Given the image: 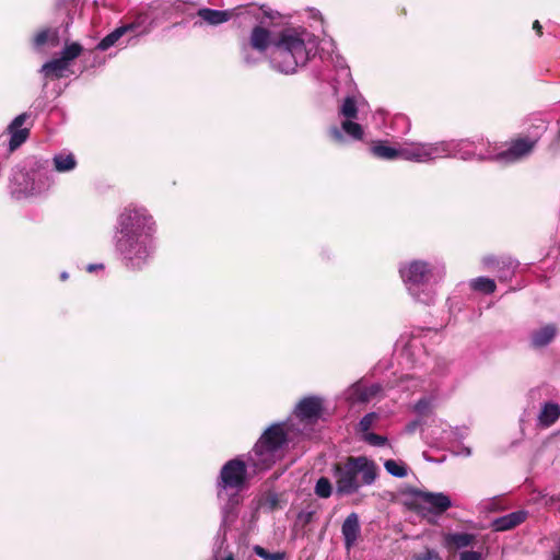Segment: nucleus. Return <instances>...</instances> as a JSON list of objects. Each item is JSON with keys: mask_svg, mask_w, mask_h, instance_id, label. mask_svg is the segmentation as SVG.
Listing matches in <instances>:
<instances>
[{"mask_svg": "<svg viewBox=\"0 0 560 560\" xmlns=\"http://www.w3.org/2000/svg\"><path fill=\"white\" fill-rule=\"evenodd\" d=\"M377 392L378 387L358 382L348 389L347 399L350 404L368 402Z\"/></svg>", "mask_w": 560, "mask_h": 560, "instance_id": "4468645a", "label": "nucleus"}, {"mask_svg": "<svg viewBox=\"0 0 560 560\" xmlns=\"http://www.w3.org/2000/svg\"><path fill=\"white\" fill-rule=\"evenodd\" d=\"M30 118V114L22 113L18 115L11 124L8 126V132L10 133L9 152L15 151L20 148L30 137L31 128L24 127L23 125Z\"/></svg>", "mask_w": 560, "mask_h": 560, "instance_id": "9d476101", "label": "nucleus"}, {"mask_svg": "<svg viewBox=\"0 0 560 560\" xmlns=\"http://www.w3.org/2000/svg\"><path fill=\"white\" fill-rule=\"evenodd\" d=\"M342 524H359V516L357 513L352 512L350 513Z\"/></svg>", "mask_w": 560, "mask_h": 560, "instance_id": "58836bf2", "label": "nucleus"}, {"mask_svg": "<svg viewBox=\"0 0 560 560\" xmlns=\"http://www.w3.org/2000/svg\"><path fill=\"white\" fill-rule=\"evenodd\" d=\"M400 275L409 292L420 302L429 304L433 301L430 292L432 269L424 261H412L400 269Z\"/></svg>", "mask_w": 560, "mask_h": 560, "instance_id": "423d86ee", "label": "nucleus"}, {"mask_svg": "<svg viewBox=\"0 0 560 560\" xmlns=\"http://www.w3.org/2000/svg\"><path fill=\"white\" fill-rule=\"evenodd\" d=\"M375 418V413H368L361 419V421L359 422V428L363 434L369 432V430L374 423Z\"/></svg>", "mask_w": 560, "mask_h": 560, "instance_id": "7c9ffc66", "label": "nucleus"}, {"mask_svg": "<svg viewBox=\"0 0 560 560\" xmlns=\"http://www.w3.org/2000/svg\"><path fill=\"white\" fill-rule=\"evenodd\" d=\"M526 518V512L524 511H516L509 513L506 515H503L501 517L495 518L492 522V527L494 530L503 532L512 529L513 527L520 525L523 523Z\"/></svg>", "mask_w": 560, "mask_h": 560, "instance_id": "f3484780", "label": "nucleus"}, {"mask_svg": "<svg viewBox=\"0 0 560 560\" xmlns=\"http://www.w3.org/2000/svg\"><path fill=\"white\" fill-rule=\"evenodd\" d=\"M230 502L238 503V497L236 493L231 497Z\"/></svg>", "mask_w": 560, "mask_h": 560, "instance_id": "c03bdc74", "label": "nucleus"}, {"mask_svg": "<svg viewBox=\"0 0 560 560\" xmlns=\"http://www.w3.org/2000/svg\"><path fill=\"white\" fill-rule=\"evenodd\" d=\"M338 113L339 116H342L345 119H357L359 110L355 100L352 96H347L339 107Z\"/></svg>", "mask_w": 560, "mask_h": 560, "instance_id": "5701e85b", "label": "nucleus"}, {"mask_svg": "<svg viewBox=\"0 0 560 560\" xmlns=\"http://www.w3.org/2000/svg\"><path fill=\"white\" fill-rule=\"evenodd\" d=\"M332 486L328 478L320 477L315 485V494L319 498L327 499L331 495Z\"/></svg>", "mask_w": 560, "mask_h": 560, "instance_id": "bb28decb", "label": "nucleus"}, {"mask_svg": "<svg viewBox=\"0 0 560 560\" xmlns=\"http://www.w3.org/2000/svg\"><path fill=\"white\" fill-rule=\"evenodd\" d=\"M413 560H442L434 549H425L423 552L413 556Z\"/></svg>", "mask_w": 560, "mask_h": 560, "instance_id": "c756f323", "label": "nucleus"}, {"mask_svg": "<svg viewBox=\"0 0 560 560\" xmlns=\"http://www.w3.org/2000/svg\"><path fill=\"white\" fill-rule=\"evenodd\" d=\"M133 28H135L133 24H129V25H124V26L117 27L112 33H113V36H115V38L118 40L124 34H126L128 31H132Z\"/></svg>", "mask_w": 560, "mask_h": 560, "instance_id": "4c0bfd02", "label": "nucleus"}, {"mask_svg": "<svg viewBox=\"0 0 560 560\" xmlns=\"http://www.w3.org/2000/svg\"><path fill=\"white\" fill-rule=\"evenodd\" d=\"M253 551L264 560H284L287 557L284 551L269 552L267 549L259 545L254 546Z\"/></svg>", "mask_w": 560, "mask_h": 560, "instance_id": "cd10ccee", "label": "nucleus"}, {"mask_svg": "<svg viewBox=\"0 0 560 560\" xmlns=\"http://www.w3.org/2000/svg\"><path fill=\"white\" fill-rule=\"evenodd\" d=\"M301 421H316L323 413V400L316 396L304 397L294 411Z\"/></svg>", "mask_w": 560, "mask_h": 560, "instance_id": "9b49d317", "label": "nucleus"}, {"mask_svg": "<svg viewBox=\"0 0 560 560\" xmlns=\"http://www.w3.org/2000/svg\"><path fill=\"white\" fill-rule=\"evenodd\" d=\"M68 65L61 59H52L42 66L40 72L45 78L50 80H58L65 77V71L68 69Z\"/></svg>", "mask_w": 560, "mask_h": 560, "instance_id": "6ab92c4d", "label": "nucleus"}, {"mask_svg": "<svg viewBox=\"0 0 560 560\" xmlns=\"http://www.w3.org/2000/svg\"><path fill=\"white\" fill-rule=\"evenodd\" d=\"M249 49H250V47L247 44L242 45V47H241V55H242L243 61L246 65L253 66V65H255L257 62V59H255L252 56Z\"/></svg>", "mask_w": 560, "mask_h": 560, "instance_id": "473e14b6", "label": "nucleus"}, {"mask_svg": "<svg viewBox=\"0 0 560 560\" xmlns=\"http://www.w3.org/2000/svg\"><path fill=\"white\" fill-rule=\"evenodd\" d=\"M59 33L56 28H43L35 35L33 39V44L35 47H42L46 44L56 47L59 45Z\"/></svg>", "mask_w": 560, "mask_h": 560, "instance_id": "aec40b11", "label": "nucleus"}, {"mask_svg": "<svg viewBox=\"0 0 560 560\" xmlns=\"http://www.w3.org/2000/svg\"><path fill=\"white\" fill-rule=\"evenodd\" d=\"M222 560H235L234 556L232 553H229L226 557H224Z\"/></svg>", "mask_w": 560, "mask_h": 560, "instance_id": "a18cd8bd", "label": "nucleus"}, {"mask_svg": "<svg viewBox=\"0 0 560 560\" xmlns=\"http://www.w3.org/2000/svg\"><path fill=\"white\" fill-rule=\"evenodd\" d=\"M470 285L474 290L480 291L483 293H492L495 290V283L492 279L479 277L471 280Z\"/></svg>", "mask_w": 560, "mask_h": 560, "instance_id": "a878e982", "label": "nucleus"}, {"mask_svg": "<svg viewBox=\"0 0 560 560\" xmlns=\"http://www.w3.org/2000/svg\"><path fill=\"white\" fill-rule=\"evenodd\" d=\"M234 10H213L209 8L199 9L197 15L205 22L210 25H219L224 22H228L232 16H234Z\"/></svg>", "mask_w": 560, "mask_h": 560, "instance_id": "dca6fc26", "label": "nucleus"}, {"mask_svg": "<svg viewBox=\"0 0 560 560\" xmlns=\"http://www.w3.org/2000/svg\"><path fill=\"white\" fill-rule=\"evenodd\" d=\"M459 560H482V553L479 551H463Z\"/></svg>", "mask_w": 560, "mask_h": 560, "instance_id": "f704fd0d", "label": "nucleus"}, {"mask_svg": "<svg viewBox=\"0 0 560 560\" xmlns=\"http://www.w3.org/2000/svg\"><path fill=\"white\" fill-rule=\"evenodd\" d=\"M476 536L469 533H445L443 534V546L448 550L463 549L471 546Z\"/></svg>", "mask_w": 560, "mask_h": 560, "instance_id": "2eb2a0df", "label": "nucleus"}, {"mask_svg": "<svg viewBox=\"0 0 560 560\" xmlns=\"http://www.w3.org/2000/svg\"><path fill=\"white\" fill-rule=\"evenodd\" d=\"M83 50V47L79 43L66 44L61 50L60 58L63 62L69 66V62L78 58Z\"/></svg>", "mask_w": 560, "mask_h": 560, "instance_id": "b1692460", "label": "nucleus"}, {"mask_svg": "<svg viewBox=\"0 0 560 560\" xmlns=\"http://www.w3.org/2000/svg\"><path fill=\"white\" fill-rule=\"evenodd\" d=\"M372 153L380 158L385 159V141H378V143L371 149Z\"/></svg>", "mask_w": 560, "mask_h": 560, "instance_id": "c9c22d12", "label": "nucleus"}, {"mask_svg": "<svg viewBox=\"0 0 560 560\" xmlns=\"http://www.w3.org/2000/svg\"><path fill=\"white\" fill-rule=\"evenodd\" d=\"M153 231V218L145 210L126 209L120 215V232L116 247L131 269H141L149 257Z\"/></svg>", "mask_w": 560, "mask_h": 560, "instance_id": "f03ea898", "label": "nucleus"}, {"mask_svg": "<svg viewBox=\"0 0 560 560\" xmlns=\"http://www.w3.org/2000/svg\"><path fill=\"white\" fill-rule=\"evenodd\" d=\"M67 278H68L67 273H66V272H63V273L61 275V279H63V280H65V279H67Z\"/></svg>", "mask_w": 560, "mask_h": 560, "instance_id": "de8ad7c7", "label": "nucleus"}, {"mask_svg": "<svg viewBox=\"0 0 560 560\" xmlns=\"http://www.w3.org/2000/svg\"><path fill=\"white\" fill-rule=\"evenodd\" d=\"M315 515V511H302L298 514V522L302 525V527H306L314 521Z\"/></svg>", "mask_w": 560, "mask_h": 560, "instance_id": "2f4dec72", "label": "nucleus"}, {"mask_svg": "<svg viewBox=\"0 0 560 560\" xmlns=\"http://www.w3.org/2000/svg\"><path fill=\"white\" fill-rule=\"evenodd\" d=\"M560 418V405L546 402L538 415V423L544 428L552 425Z\"/></svg>", "mask_w": 560, "mask_h": 560, "instance_id": "a211bd4d", "label": "nucleus"}, {"mask_svg": "<svg viewBox=\"0 0 560 560\" xmlns=\"http://www.w3.org/2000/svg\"><path fill=\"white\" fill-rule=\"evenodd\" d=\"M535 145V141L528 139H517L511 142L510 147L501 152H497L495 148L491 149L492 158L502 163L516 162L528 155Z\"/></svg>", "mask_w": 560, "mask_h": 560, "instance_id": "1a4fd4ad", "label": "nucleus"}, {"mask_svg": "<svg viewBox=\"0 0 560 560\" xmlns=\"http://www.w3.org/2000/svg\"><path fill=\"white\" fill-rule=\"evenodd\" d=\"M305 35H307L306 32L285 28L276 38H272L268 28L256 25L246 44L260 54H266L269 50L272 68L284 74H292L310 60L311 51L306 47Z\"/></svg>", "mask_w": 560, "mask_h": 560, "instance_id": "f257e3e1", "label": "nucleus"}, {"mask_svg": "<svg viewBox=\"0 0 560 560\" xmlns=\"http://www.w3.org/2000/svg\"><path fill=\"white\" fill-rule=\"evenodd\" d=\"M483 140L478 143L469 140L443 141L438 143H412L400 148L387 145V160L402 159L413 162H428L439 158L457 156L463 160H469L478 156L479 159H491V149L483 151Z\"/></svg>", "mask_w": 560, "mask_h": 560, "instance_id": "7ed1b4c3", "label": "nucleus"}, {"mask_svg": "<svg viewBox=\"0 0 560 560\" xmlns=\"http://www.w3.org/2000/svg\"><path fill=\"white\" fill-rule=\"evenodd\" d=\"M288 433L283 423H273L268 427L248 453V465L255 471L269 469L283 456V448L288 444Z\"/></svg>", "mask_w": 560, "mask_h": 560, "instance_id": "39448f33", "label": "nucleus"}, {"mask_svg": "<svg viewBox=\"0 0 560 560\" xmlns=\"http://www.w3.org/2000/svg\"><path fill=\"white\" fill-rule=\"evenodd\" d=\"M377 467L365 456H348L334 465L336 492L339 495L355 493L361 487L374 482Z\"/></svg>", "mask_w": 560, "mask_h": 560, "instance_id": "20e7f679", "label": "nucleus"}, {"mask_svg": "<svg viewBox=\"0 0 560 560\" xmlns=\"http://www.w3.org/2000/svg\"><path fill=\"white\" fill-rule=\"evenodd\" d=\"M430 409V400L428 399H420L416 406H415V410L420 413V415H424L427 413V411Z\"/></svg>", "mask_w": 560, "mask_h": 560, "instance_id": "e433bc0d", "label": "nucleus"}, {"mask_svg": "<svg viewBox=\"0 0 560 560\" xmlns=\"http://www.w3.org/2000/svg\"><path fill=\"white\" fill-rule=\"evenodd\" d=\"M247 464L240 457L228 460L220 470L217 479L218 497L223 491L233 490L236 493L248 486Z\"/></svg>", "mask_w": 560, "mask_h": 560, "instance_id": "0eeeda50", "label": "nucleus"}, {"mask_svg": "<svg viewBox=\"0 0 560 560\" xmlns=\"http://www.w3.org/2000/svg\"><path fill=\"white\" fill-rule=\"evenodd\" d=\"M465 454H466V455H470V450H468V448H467V450H466V452H465Z\"/></svg>", "mask_w": 560, "mask_h": 560, "instance_id": "09e8293b", "label": "nucleus"}, {"mask_svg": "<svg viewBox=\"0 0 560 560\" xmlns=\"http://www.w3.org/2000/svg\"><path fill=\"white\" fill-rule=\"evenodd\" d=\"M20 190L23 191V192H32V191H34L35 190L34 183H31V184L26 183Z\"/></svg>", "mask_w": 560, "mask_h": 560, "instance_id": "79ce46f5", "label": "nucleus"}, {"mask_svg": "<svg viewBox=\"0 0 560 560\" xmlns=\"http://www.w3.org/2000/svg\"><path fill=\"white\" fill-rule=\"evenodd\" d=\"M341 534L343 537L345 547L347 550L353 548L361 536V525L360 524H342L341 525Z\"/></svg>", "mask_w": 560, "mask_h": 560, "instance_id": "412c9836", "label": "nucleus"}, {"mask_svg": "<svg viewBox=\"0 0 560 560\" xmlns=\"http://www.w3.org/2000/svg\"><path fill=\"white\" fill-rule=\"evenodd\" d=\"M557 327L555 324H546L538 329L532 331L529 341L533 348H544L548 346L557 335Z\"/></svg>", "mask_w": 560, "mask_h": 560, "instance_id": "ddd939ff", "label": "nucleus"}, {"mask_svg": "<svg viewBox=\"0 0 560 560\" xmlns=\"http://www.w3.org/2000/svg\"><path fill=\"white\" fill-rule=\"evenodd\" d=\"M268 504L271 510H276L278 508V495L277 494H270L267 499Z\"/></svg>", "mask_w": 560, "mask_h": 560, "instance_id": "ea45409f", "label": "nucleus"}, {"mask_svg": "<svg viewBox=\"0 0 560 560\" xmlns=\"http://www.w3.org/2000/svg\"><path fill=\"white\" fill-rule=\"evenodd\" d=\"M21 177H23L24 179H26L28 177V174L27 173H20L19 174Z\"/></svg>", "mask_w": 560, "mask_h": 560, "instance_id": "49530a36", "label": "nucleus"}, {"mask_svg": "<svg viewBox=\"0 0 560 560\" xmlns=\"http://www.w3.org/2000/svg\"><path fill=\"white\" fill-rule=\"evenodd\" d=\"M103 269H104V265L103 264H90L86 267V271L88 272H93V271L103 270Z\"/></svg>", "mask_w": 560, "mask_h": 560, "instance_id": "a19ab883", "label": "nucleus"}, {"mask_svg": "<svg viewBox=\"0 0 560 560\" xmlns=\"http://www.w3.org/2000/svg\"><path fill=\"white\" fill-rule=\"evenodd\" d=\"M386 469L387 474L398 478L406 477L409 471L408 466L404 462L394 459H387Z\"/></svg>", "mask_w": 560, "mask_h": 560, "instance_id": "393cba45", "label": "nucleus"}, {"mask_svg": "<svg viewBox=\"0 0 560 560\" xmlns=\"http://www.w3.org/2000/svg\"><path fill=\"white\" fill-rule=\"evenodd\" d=\"M415 504L418 511L425 517L436 516L451 508L450 497L442 492L418 491L415 494Z\"/></svg>", "mask_w": 560, "mask_h": 560, "instance_id": "6e6552de", "label": "nucleus"}, {"mask_svg": "<svg viewBox=\"0 0 560 560\" xmlns=\"http://www.w3.org/2000/svg\"><path fill=\"white\" fill-rule=\"evenodd\" d=\"M559 509H560V506H559Z\"/></svg>", "mask_w": 560, "mask_h": 560, "instance_id": "8fccbe9b", "label": "nucleus"}, {"mask_svg": "<svg viewBox=\"0 0 560 560\" xmlns=\"http://www.w3.org/2000/svg\"><path fill=\"white\" fill-rule=\"evenodd\" d=\"M533 28L538 33V35L541 34V25H540L539 21L534 22Z\"/></svg>", "mask_w": 560, "mask_h": 560, "instance_id": "37998d69", "label": "nucleus"}, {"mask_svg": "<svg viewBox=\"0 0 560 560\" xmlns=\"http://www.w3.org/2000/svg\"><path fill=\"white\" fill-rule=\"evenodd\" d=\"M54 165L57 172H69L77 165V161L73 154H58L54 158Z\"/></svg>", "mask_w": 560, "mask_h": 560, "instance_id": "4be33fe9", "label": "nucleus"}, {"mask_svg": "<svg viewBox=\"0 0 560 560\" xmlns=\"http://www.w3.org/2000/svg\"><path fill=\"white\" fill-rule=\"evenodd\" d=\"M117 43V39L115 36H113V33H109L106 35L101 42L97 44V49L100 50H107L109 47L114 46Z\"/></svg>", "mask_w": 560, "mask_h": 560, "instance_id": "72a5a7b5", "label": "nucleus"}, {"mask_svg": "<svg viewBox=\"0 0 560 560\" xmlns=\"http://www.w3.org/2000/svg\"><path fill=\"white\" fill-rule=\"evenodd\" d=\"M342 132H345L348 137H350L353 140H362L364 135L362 126L353 121V119L342 120L340 129L338 127H332L330 129V136L337 142L343 141Z\"/></svg>", "mask_w": 560, "mask_h": 560, "instance_id": "f8f14e48", "label": "nucleus"}, {"mask_svg": "<svg viewBox=\"0 0 560 560\" xmlns=\"http://www.w3.org/2000/svg\"><path fill=\"white\" fill-rule=\"evenodd\" d=\"M363 439L365 442H368L369 444L374 445V446L385 445V436H382V435H378V434H375L372 432L364 433Z\"/></svg>", "mask_w": 560, "mask_h": 560, "instance_id": "c85d7f7f", "label": "nucleus"}]
</instances>
